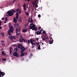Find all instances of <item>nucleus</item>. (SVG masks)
Returning a JSON list of instances; mask_svg holds the SVG:
<instances>
[{
    "label": "nucleus",
    "instance_id": "nucleus-40",
    "mask_svg": "<svg viewBox=\"0 0 77 77\" xmlns=\"http://www.w3.org/2000/svg\"><path fill=\"white\" fill-rule=\"evenodd\" d=\"M12 38L14 39H15L16 38L15 37V36H12Z\"/></svg>",
    "mask_w": 77,
    "mask_h": 77
},
{
    "label": "nucleus",
    "instance_id": "nucleus-3",
    "mask_svg": "<svg viewBox=\"0 0 77 77\" xmlns=\"http://www.w3.org/2000/svg\"><path fill=\"white\" fill-rule=\"evenodd\" d=\"M20 28H17L16 30V35L17 36L20 35Z\"/></svg>",
    "mask_w": 77,
    "mask_h": 77
},
{
    "label": "nucleus",
    "instance_id": "nucleus-31",
    "mask_svg": "<svg viewBox=\"0 0 77 77\" xmlns=\"http://www.w3.org/2000/svg\"><path fill=\"white\" fill-rule=\"evenodd\" d=\"M30 40H28V44H29L30 43Z\"/></svg>",
    "mask_w": 77,
    "mask_h": 77
},
{
    "label": "nucleus",
    "instance_id": "nucleus-57",
    "mask_svg": "<svg viewBox=\"0 0 77 77\" xmlns=\"http://www.w3.org/2000/svg\"><path fill=\"white\" fill-rule=\"evenodd\" d=\"M42 45H44L43 43H42Z\"/></svg>",
    "mask_w": 77,
    "mask_h": 77
},
{
    "label": "nucleus",
    "instance_id": "nucleus-47",
    "mask_svg": "<svg viewBox=\"0 0 77 77\" xmlns=\"http://www.w3.org/2000/svg\"><path fill=\"white\" fill-rule=\"evenodd\" d=\"M12 51L11 50H10V53H12Z\"/></svg>",
    "mask_w": 77,
    "mask_h": 77
},
{
    "label": "nucleus",
    "instance_id": "nucleus-45",
    "mask_svg": "<svg viewBox=\"0 0 77 77\" xmlns=\"http://www.w3.org/2000/svg\"><path fill=\"white\" fill-rule=\"evenodd\" d=\"M38 39H39L38 38H37L36 40H37V41H38Z\"/></svg>",
    "mask_w": 77,
    "mask_h": 77
},
{
    "label": "nucleus",
    "instance_id": "nucleus-15",
    "mask_svg": "<svg viewBox=\"0 0 77 77\" xmlns=\"http://www.w3.org/2000/svg\"><path fill=\"white\" fill-rule=\"evenodd\" d=\"M13 21L14 23H17V19L15 17H14Z\"/></svg>",
    "mask_w": 77,
    "mask_h": 77
},
{
    "label": "nucleus",
    "instance_id": "nucleus-63",
    "mask_svg": "<svg viewBox=\"0 0 77 77\" xmlns=\"http://www.w3.org/2000/svg\"><path fill=\"white\" fill-rule=\"evenodd\" d=\"M1 26V24L0 23V26Z\"/></svg>",
    "mask_w": 77,
    "mask_h": 77
},
{
    "label": "nucleus",
    "instance_id": "nucleus-17",
    "mask_svg": "<svg viewBox=\"0 0 77 77\" xmlns=\"http://www.w3.org/2000/svg\"><path fill=\"white\" fill-rule=\"evenodd\" d=\"M22 47V45H20V44H18V48H20V49H21V48Z\"/></svg>",
    "mask_w": 77,
    "mask_h": 77
},
{
    "label": "nucleus",
    "instance_id": "nucleus-18",
    "mask_svg": "<svg viewBox=\"0 0 77 77\" xmlns=\"http://www.w3.org/2000/svg\"><path fill=\"white\" fill-rule=\"evenodd\" d=\"M22 18L21 17H20L19 18L18 20L20 22H22Z\"/></svg>",
    "mask_w": 77,
    "mask_h": 77
},
{
    "label": "nucleus",
    "instance_id": "nucleus-19",
    "mask_svg": "<svg viewBox=\"0 0 77 77\" xmlns=\"http://www.w3.org/2000/svg\"><path fill=\"white\" fill-rule=\"evenodd\" d=\"M37 27H35V26H34V28H33L32 30L34 31V30L35 31H37Z\"/></svg>",
    "mask_w": 77,
    "mask_h": 77
},
{
    "label": "nucleus",
    "instance_id": "nucleus-26",
    "mask_svg": "<svg viewBox=\"0 0 77 77\" xmlns=\"http://www.w3.org/2000/svg\"><path fill=\"white\" fill-rule=\"evenodd\" d=\"M10 39L11 40L13 41V36L11 37V35H10Z\"/></svg>",
    "mask_w": 77,
    "mask_h": 77
},
{
    "label": "nucleus",
    "instance_id": "nucleus-25",
    "mask_svg": "<svg viewBox=\"0 0 77 77\" xmlns=\"http://www.w3.org/2000/svg\"><path fill=\"white\" fill-rule=\"evenodd\" d=\"M34 4L35 5H37V2L35 1L34 2Z\"/></svg>",
    "mask_w": 77,
    "mask_h": 77
},
{
    "label": "nucleus",
    "instance_id": "nucleus-27",
    "mask_svg": "<svg viewBox=\"0 0 77 77\" xmlns=\"http://www.w3.org/2000/svg\"><path fill=\"white\" fill-rule=\"evenodd\" d=\"M26 14L27 15V16H28L29 15V13L28 12H26V11H25V12Z\"/></svg>",
    "mask_w": 77,
    "mask_h": 77
},
{
    "label": "nucleus",
    "instance_id": "nucleus-1",
    "mask_svg": "<svg viewBox=\"0 0 77 77\" xmlns=\"http://www.w3.org/2000/svg\"><path fill=\"white\" fill-rule=\"evenodd\" d=\"M11 23H9L8 26H10V29L8 32V34L10 36L11 35V33H14V27H13L12 26H11Z\"/></svg>",
    "mask_w": 77,
    "mask_h": 77
},
{
    "label": "nucleus",
    "instance_id": "nucleus-51",
    "mask_svg": "<svg viewBox=\"0 0 77 77\" xmlns=\"http://www.w3.org/2000/svg\"><path fill=\"white\" fill-rule=\"evenodd\" d=\"M42 31L41 30H40V34H41V33H42Z\"/></svg>",
    "mask_w": 77,
    "mask_h": 77
},
{
    "label": "nucleus",
    "instance_id": "nucleus-60",
    "mask_svg": "<svg viewBox=\"0 0 77 77\" xmlns=\"http://www.w3.org/2000/svg\"><path fill=\"white\" fill-rule=\"evenodd\" d=\"M8 38H11V36H9V37H8Z\"/></svg>",
    "mask_w": 77,
    "mask_h": 77
},
{
    "label": "nucleus",
    "instance_id": "nucleus-7",
    "mask_svg": "<svg viewBox=\"0 0 77 77\" xmlns=\"http://www.w3.org/2000/svg\"><path fill=\"white\" fill-rule=\"evenodd\" d=\"M26 48H24L23 46H22L20 50H21V53H23V52L26 50Z\"/></svg>",
    "mask_w": 77,
    "mask_h": 77
},
{
    "label": "nucleus",
    "instance_id": "nucleus-5",
    "mask_svg": "<svg viewBox=\"0 0 77 77\" xmlns=\"http://www.w3.org/2000/svg\"><path fill=\"white\" fill-rule=\"evenodd\" d=\"M35 25L33 23H31V24L29 26V28L30 29H32L33 30V29L34 28Z\"/></svg>",
    "mask_w": 77,
    "mask_h": 77
},
{
    "label": "nucleus",
    "instance_id": "nucleus-41",
    "mask_svg": "<svg viewBox=\"0 0 77 77\" xmlns=\"http://www.w3.org/2000/svg\"><path fill=\"white\" fill-rule=\"evenodd\" d=\"M35 7H36V8L38 7V5H37V4L36 5H35Z\"/></svg>",
    "mask_w": 77,
    "mask_h": 77
},
{
    "label": "nucleus",
    "instance_id": "nucleus-46",
    "mask_svg": "<svg viewBox=\"0 0 77 77\" xmlns=\"http://www.w3.org/2000/svg\"><path fill=\"white\" fill-rule=\"evenodd\" d=\"M43 33H45V31H44L43 32Z\"/></svg>",
    "mask_w": 77,
    "mask_h": 77
},
{
    "label": "nucleus",
    "instance_id": "nucleus-44",
    "mask_svg": "<svg viewBox=\"0 0 77 77\" xmlns=\"http://www.w3.org/2000/svg\"><path fill=\"white\" fill-rule=\"evenodd\" d=\"M38 28L39 29H41V26L39 27Z\"/></svg>",
    "mask_w": 77,
    "mask_h": 77
},
{
    "label": "nucleus",
    "instance_id": "nucleus-20",
    "mask_svg": "<svg viewBox=\"0 0 77 77\" xmlns=\"http://www.w3.org/2000/svg\"><path fill=\"white\" fill-rule=\"evenodd\" d=\"M36 34L37 35L41 34L40 32L39 31H37L36 32Z\"/></svg>",
    "mask_w": 77,
    "mask_h": 77
},
{
    "label": "nucleus",
    "instance_id": "nucleus-42",
    "mask_svg": "<svg viewBox=\"0 0 77 77\" xmlns=\"http://www.w3.org/2000/svg\"><path fill=\"white\" fill-rule=\"evenodd\" d=\"M36 45H37V46H38V45H39V43H36Z\"/></svg>",
    "mask_w": 77,
    "mask_h": 77
},
{
    "label": "nucleus",
    "instance_id": "nucleus-11",
    "mask_svg": "<svg viewBox=\"0 0 77 77\" xmlns=\"http://www.w3.org/2000/svg\"><path fill=\"white\" fill-rule=\"evenodd\" d=\"M26 4H24V5H23V9L24 10H26Z\"/></svg>",
    "mask_w": 77,
    "mask_h": 77
},
{
    "label": "nucleus",
    "instance_id": "nucleus-32",
    "mask_svg": "<svg viewBox=\"0 0 77 77\" xmlns=\"http://www.w3.org/2000/svg\"><path fill=\"white\" fill-rule=\"evenodd\" d=\"M13 13V14H14V13H15L16 12V10H13V11H12Z\"/></svg>",
    "mask_w": 77,
    "mask_h": 77
},
{
    "label": "nucleus",
    "instance_id": "nucleus-35",
    "mask_svg": "<svg viewBox=\"0 0 77 77\" xmlns=\"http://www.w3.org/2000/svg\"><path fill=\"white\" fill-rule=\"evenodd\" d=\"M1 34H2V36H4V33H1Z\"/></svg>",
    "mask_w": 77,
    "mask_h": 77
},
{
    "label": "nucleus",
    "instance_id": "nucleus-56",
    "mask_svg": "<svg viewBox=\"0 0 77 77\" xmlns=\"http://www.w3.org/2000/svg\"><path fill=\"white\" fill-rule=\"evenodd\" d=\"M42 31H43V29H41V30Z\"/></svg>",
    "mask_w": 77,
    "mask_h": 77
},
{
    "label": "nucleus",
    "instance_id": "nucleus-37",
    "mask_svg": "<svg viewBox=\"0 0 77 77\" xmlns=\"http://www.w3.org/2000/svg\"><path fill=\"white\" fill-rule=\"evenodd\" d=\"M16 18L17 19H18L19 18V16H16Z\"/></svg>",
    "mask_w": 77,
    "mask_h": 77
},
{
    "label": "nucleus",
    "instance_id": "nucleus-2",
    "mask_svg": "<svg viewBox=\"0 0 77 77\" xmlns=\"http://www.w3.org/2000/svg\"><path fill=\"white\" fill-rule=\"evenodd\" d=\"M30 42L32 45V48H33L35 47V40L33 39H30Z\"/></svg>",
    "mask_w": 77,
    "mask_h": 77
},
{
    "label": "nucleus",
    "instance_id": "nucleus-58",
    "mask_svg": "<svg viewBox=\"0 0 77 77\" xmlns=\"http://www.w3.org/2000/svg\"><path fill=\"white\" fill-rule=\"evenodd\" d=\"M2 23V22H1V21H0V24H1Z\"/></svg>",
    "mask_w": 77,
    "mask_h": 77
},
{
    "label": "nucleus",
    "instance_id": "nucleus-24",
    "mask_svg": "<svg viewBox=\"0 0 77 77\" xmlns=\"http://www.w3.org/2000/svg\"><path fill=\"white\" fill-rule=\"evenodd\" d=\"M38 49H39V50H40V49H41V46L40 45H38Z\"/></svg>",
    "mask_w": 77,
    "mask_h": 77
},
{
    "label": "nucleus",
    "instance_id": "nucleus-6",
    "mask_svg": "<svg viewBox=\"0 0 77 77\" xmlns=\"http://www.w3.org/2000/svg\"><path fill=\"white\" fill-rule=\"evenodd\" d=\"M42 38V40L43 41H46L47 40H49V39H50V40H51V38H48V37H43Z\"/></svg>",
    "mask_w": 77,
    "mask_h": 77
},
{
    "label": "nucleus",
    "instance_id": "nucleus-28",
    "mask_svg": "<svg viewBox=\"0 0 77 77\" xmlns=\"http://www.w3.org/2000/svg\"><path fill=\"white\" fill-rule=\"evenodd\" d=\"M2 60H4V61H5L6 60V59L5 58H2Z\"/></svg>",
    "mask_w": 77,
    "mask_h": 77
},
{
    "label": "nucleus",
    "instance_id": "nucleus-9",
    "mask_svg": "<svg viewBox=\"0 0 77 77\" xmlns=\"http://www.w3.org/2000/svg\"><path fill=\"white\" fill-rule=\"evenodd\" d=\"M13 55L14 56L17 57H19V54L17 52H14Z\"/></svg>",
    "mask_w": 77,
    "mask_h": 77
},
{
    "label": "nucleus",
    "instance_id": "nucleus-62",
    "mask_svg": "<svg viewBox=\"0 0 77 77\" xmlns=\"http://www.w3.org/2000/svg\"><path fill=\"white\" fill-rule=\"evenodd\" d=\"M0 8H2V6H0Z\"/></svg>",
    "mask_w": 77,
    "mask_h": 77
},
{
    "label": "nucleus",
    "instance_id": "nucleus-16",
    "mask_svg": "<svg viewBox=\"0 0 77 77\" xmlns=\"http://www.w3.org/2000/svg\"><path fill=\"white\" fill-rule=\"evenodd\" d=\"M49 40L50 41V42H49L50 44H51L53 43L54 40H51V41H50V39H49Z\"/></svg>",
    "mask_w": 77,
    "mask_h": 77
},
{
    "label": "nucleus",
    "instance_id": "nucleus-54",
    "mask_svg": "<svg viewBox=\"0 0 77 77\" xmlns=\"http://www.w3.org/2000/svg\"><path fill=\"white\" fill-rule=\"evenodd\" d=\"M24 53V55H25V54L26 53H25V52H24V53Z\"/></svg>",
    "mask_w": 77,
    "mask_h": 77
},
{
    "label": "nucleus",
    "instance_id": "nucleus-49",
    "mask_svg": "<svg viewBox=\"0 0 77 77\" xmlns=\"http://www.w3.org/2000/svg\"><path fill=\"white\" fill-rule=\"evenodd\" d=\"M15 2V0H14L13 2H12L13 3H14V2Z\"/></svg>",
    "mask_w": 77,
    "mask_h": 77
},
{
    "label": "nucleus",
    "instance_id": "nucleus-12",
    "mask_svg": "<svg viewBox=\"0 0 77 77\" xmlns=\"http://www.w3.org/2000/svg\"><path fill=\"white\" fill-rule=\"evenodd\" d=\"M28 30L27 29H23L22 30V31L23 33H25V32H26L28 31Z\"/></svg>",
    "mask_w": 77,
    "mask_h": 77
},
{
    "label": "nucleus",
    "instance_id": "nucleus-39",
    "mask_svg": "<svg viewBox=\"0 0 77 77\" xmlns=\"http://www.w3.org/2000/svg\"><path fill=\"white\" fill-rule=\"evenodd\" d=\"M38 17H41V15L40 14H39L38 15Z\"/></svg>",
    "mask_w": 77,
    "mask_h": 77
},
{
    "label": "nucleus",
    "instance_id": "nucleus-4",
    "mask_svg": "<svg viewBox=\"0 0 77 77\" xmlns=\"http://www.w3.org/2000/svg\"><path fill=\"white\" fill-rule=\"evenodd\" d=\"M7 13L8 15L10 17H11L13 16V15H14V14L13 12L12 11H8L7 12Z\"/></svg>",
    "mask_w": 77,
    "mask_h": 77
},
{
    "label": "nucleus",
    "instance_id": "nucleus-29",
    "mask_svg": "<svg viewBox=\"0 0 77 77\" xmlns=\"http://www.w3.org/2000/svg\"><path fill=\"white\" fill-rule=\"evenodd\" d=\"M21 55L22 56H24V53H23V52L21 53Z\"/></svg>",
    "mask_w": 77,
    "mask_h": 77
},
{
    "label": "nucleus",
    "instance_id": "nucleus-48",
    "mask_svg": "<svg viewBox=\"0 0 77 77\" xmlns=\"http://www.w3.org/2000/svg\"><path fill=\"white\" fill-rule=\"evenodd\" d=\"M2 20H4V17L2 18Z\"/></svg>",
    "mask_w": 77,
    "mask_h": 77
},
{
    "label": "nucleus",
    "instance_id": "nucleus-53",
    "mask_svg": "<svg viewBox=\"0 0 77 77\" xmlns=\"http://www.w3.org/2000/svg\"><path fill=\"white\" fill-rule=\"evenodd\" d=\"M2 28L1 26H0V29H1Z\"/></svg>",
    "mask_w": 77,
    "mask_h": 77
},
{
    "label": "nucleus",
    "instance_id": "nucleus-14",
    "mask_svg": "<svg viewBox=\"0 0 77 77\" xmlns=\"http://www.w3.org/2000/svg\"><path fill=\"white\" fill-rule=\"evenodd\" d=\"M28 21L29 22H31V23H32L33 22V21L32 20V18H29Z\"/></svg>",
    "mask_w": 77,
    "mask_h": 77
},
{
    "label": "nucleus",
    "instance_id": "nucleus-50",
    "mask_svg": "<svg viewBox=\"0 0 77 77\" xmlns=\"http://www.w3.org/2000/svg\"><path fill=\"white\" fill-rule=\"evenodd\" d=\"M26 1H28V2H30V0H25Z\"/></svg>",
    "mask_w": 77,
    "mask_h": 77
},
{
    "label": "nucleus",
    "instance_id": "nucleus-34",
    "mask_svg": "<svg viewBox=\"0 0 77 77\" xmlns=\"http://www.w3.org/2000/svg\"><path fill=\"white\" fill-rule=\"evenodd\" d=\"M4 43V41H3V40H2L1 42V43L2 44L3 43Z\"/></svg>",
    "mask_w": 77,
    "mask_h": 77
},
{
    "label": "nucleus",
    "instance_id": "nucleus-52",
    "mask_svg": "<svg viewBox=\"0 0 77 77\" xmlns=\"http://www.w3.org/2000/svg\"><path fill=\"white\" fill-rule=\"evenodd\" d=\"M11 50V47H10V50Z\"/></svg>",
    "mask_w": 77,
    "mask_h": 77
},
{
    "label": "nucleus",
    "instance_id": "nucleus-55",
    "mask_svg": "<svg viewBox=\"0 0 77 77\" xmlns=\"http://www.w3.org/2000/svg\"><path fill=\"white\" fill-rule=\"evenodd\" d=\"M3 50H3V49H1V51H2Z\"/></svg>",
    "mask_w": 77,
    "mask_h": 77
},
{
    "label": "nucleus",
    "instance_id": "nucleus-23",
    "mask_svg": "<svg viewBox=\"0 0 77 77\" xmlns=\"http://www.w3.org/2000/svg\"><path fill=\"white\" fill-rule=\"evenodd\" d=\"M14 51H15L14 52H17V49L16 48L14 49Z\"/></svg>",
    "mask_w": 77,
    "mask_h": 77
},
{
    "label": "nucleus",
    "instance_id": "nucleus-38",
    "mask_svg": "<svg viewBox=\"0 0 77 77\" xmlns=\"http://www.w3.org/2000/svg\"><path fill=\"white\" fill-rule=\"evenodd\" d=\"M19 9H17L16 10V11L17 12H18L19 11Z\"/></svg>",
    "mask_w": 77,
    "mask_h": 77
},
{
    "label": "nucleus",
    "instance_id": "nucleus-10",
    "mask_svg": "<svg viewBox=\"0 0 77 77\" xmlns=\"http://www.w3.org/2000/svg\"><path fill=\"white\" fill-rule=\"evenodd\" d=\"M23 38L22 35H20V38L19 39V41L20 43H22L23 42Z\"/></svg>",
    "mask_w": 77,
    "mask_h": 77
},
{
    "label": "nucleus",
    "instance_id": "nucleus-21",
    "mask_svg": "<svg viewBox=\"0 0 77 77\" xmlns=\"http://www.w3.org/2000/svg\"><path fill=\"white\" fill-rule=\"evenodd\" d=\"M19 25L18 24H15L14 25V27H17Z\"/></svg>",
    "mask_w": 77,
    "mask_h": 77
},
{
    "label": "nucleus",
    "instance_id": "nucleus-13",
    "mask_svg": "<svg viewBox=\"0 0 77 77\" xmlns=\"http://www.w3.org/2000/svg\"><path fill=\"white\" fill-rule=\"evenodd\" d=\"M2 54L3 55H4V56H6V54L5 53L4 51H2Z\"/></svg>",
    "mask_w": 77,
    "mask_h": 77
},
{
    "label": "nucleus",
    "instance_id": "nucleus-59",
    "mask_svg": "<svg viewBox=\"0 0 77 77\" xmlns=\"http://www.w3.org/2000/svg\"><path fill=\"white\" fill-rule=\"evenodd\" d=\"M11 53L10 52V55H11Z\"/></svg>",
    "mask_w": 77,
    "mask_h": 77
},
{
    "label": "nucleus",
    "instance_id": "nucleus-64",
    "mask_svg": "<svg viewBox=\"0 0 77 77\" xmlns=\"http://www.w3.org/2000/svg\"><path fill=\"white\" fill-rule=\"evenodd\" d=\"M37 0V2H38V0Z\"/></svg>",
    "mask_w": 77,
    "mask_h": 77
},
{
    "label": "nucleus",
    "instance_id": "nucleus-22",
    "mask_svg": "<svg viewBox=\"0 0 77 77\" xmlns=\"http://www.w3.org/2000/svg\"><path fill=\"white\" fill-rule=\"evenodd\" d=\"M23 40L24 41L26 42H28L27 40L26 39H25V38H23Z\"/></svg>",
    "mask_w": 77,
    "mask_h": 77
},
{
    "label": "nucleus",
    "instance_id": "nucleus-33",
    "mask_svg": "<svg viewBox=\"0 0 77 77\" xmlns=\"http://www.w3.org/2000/svg\"><path fill=\"white\" fill-rule=\"evenodd\" d=\"M5 21H8V18L7 17H5Z\"/></svg>",
    "mask_w": 77,
    "mask_h": 77
},
{
    "label": "nucleus",
    "instance_id": "nucleus-43",
    "mask_svg": "<svg viewBox=\"0 0 77 77\" xmlns=\"http://www.w3.org/2000/svg\"><path fill=\"white\" fill-rule=\"evenodd\" d=\"M16 16H19V15H18V13H16Z\"/></svg>",
    "mask_w": 77,
    "mask_h": 77
},
{
    "label": "nucleus",
    "instance_id": "nucleus-30",
    "mask_svg": "<svg viewBox=\"0 0 77 77\" xmlns=\"http://www.w3.org/2000/svg\"><path fill=\"white\" fill-rule=\"evenodd\" d=\"M22 12V11L20 10L19 11H18V13H19V14H21V13Z\"/></svg>",
    "mask_w": 77,
    "mask_h": 77
},
{
    "label": "nucleus",
    "instance_id": "nucleus-36",
    "mask_svg": "<svg viewBox=\"0 0 77 77\" xmlns=\"http://www.w3.org/2000/svg\"><path fill=\"white\" fill-rule=\"evenodd\" d=\"M2 46H5V44L4 43H2Z\"/></svg>",
    "mask_w": 77,
    "mask_h": 77
},
{
    "label": "nucleus",
    "instance_id": "nucleus-61",
    "mask_svg": "<svg viewBox=\"0 0 77 77\" xmlns=\"http://www.w3.org/2000/svg\"><path fill=\"white\" fill-rule=\"evenodd\" d=\"M4 23H6V22H4Z\"/></svg>",
    "mask_w": 77,
    "mask_h": 77
},
{
    "label": "nucleus",
    "instance_id": "nucleus-8",
    "mask_svg": "<svg viewBox=\"0 0 77 77\" xmlns=\"http://www.w3.org/2000/svg\"><path fill=\"white\" fill-rule=\"evenodd\" d=\"M5 75V73L4 72H1L0 70V77H2Z\"/></svg>",
    "mask_w": 77,
    "mask_h": 77
}]
</instances>
